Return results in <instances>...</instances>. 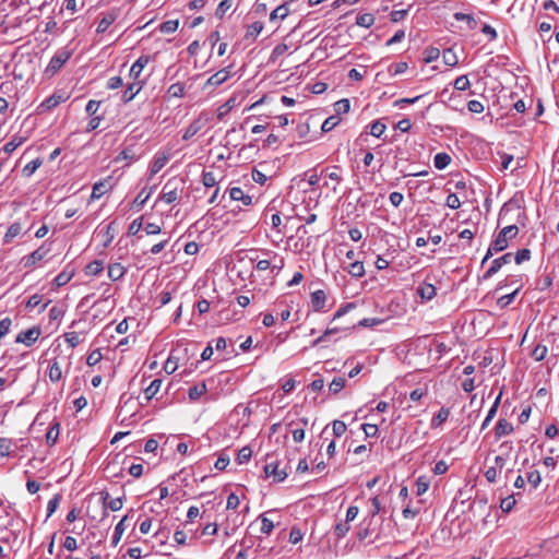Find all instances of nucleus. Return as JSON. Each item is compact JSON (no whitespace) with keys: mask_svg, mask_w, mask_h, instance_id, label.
Segmentation results:
<instances>
[{"mask_svg":"<svg viewBox=\"0 0 559 559\" xmlns=\"http://www.w3.org/2000/svg\"><path fill=\"white\" fill-rule=\"evenodd\" d=\"M518 234L519 227L516 225L503 227L489 245V248L481 261V265H484L493 255V253L506 250L509 246V240L515 238Z\"/></svg>","mask_w":559,"mask_h":559,"instance_id":"1","label":"nucleus"},{"mask_svg":"<svg viewBox=\"0 0 559 559\" xmlns=\"http://www.w3.org/2000/svg\"><path fill=\"white\" fill-rule=\"evenodd\" d=\"M183 185L185 183L181 179H169L163 187L159 200L164 201L167 204L176 202L177 200H179L183 191Z\"/></svg>","mask_w":559,"mask_h":559,"instance_id":"2","label":"nucleus"},{"mask_svg":"<svg viewBox=\"0 0 559 559\" xmlns=\"http://www.w3.org/2000/svg\"><path fill=\"white\" fill-rule=\"evenodd\" d=\"M72 52L67 48L59 49L50 59L45 72L49 75L56 74L71 58Z\"/></svg>","mask_w":559,"mask_h":559,"instance_id":"3","label":"nucleus"},{"mask_svg":"<svg viewBox=\"0 0 559 559\" xmlns=\"http://www.w3.org/2000/svg\"><path fill=\"white\" fill-rule=\"evenodd\" d=\"M242 250L239 249L230 255V260L227 262V274L231 281L236 278L243 280L242 277Z\"/></svg>","mask_w":559,"mask_h":559,"instance_id":"4","label":"nucleus"},{"mask_svg":"<svg viewBox=\"0 0 559 559\" xmlns=\"http://www.w3.org/2000/svg\"><path fill=\"white\" fill-rule=\"evenodd\" d=\"M243 102H245V92L235 93L218 108V118L222 119L224 116L229 114L231 110L240 107Z\"/></svg>","mask_w":559,"mask_h":559,"instance_id":"5","label":"nucleus"},{"mask_svg":"<svg viewBox=\"0 0 559 559\" xmlns=\"http://www.w3.org/2000/svg\"><path fill=\"white\" fill-rule=\"evenodd\" d=\"M195 483L197 478L189 471L182 469L173 477V483L169 485L176 489H182L193 487Z\"/></svg>","mask_w":559,"mask_h":559,"instance_id":"6","label":"nucleus"},{"mask_svg":"<svg viewBox=\"0 0 559 559\" xmlns=\"http://www.w3.org/2000/svg\"><path fill=\"white\" fill-rule=\"evenodd\" d=\"M49 252V249L40 246L38 249L33 251L31 254L22 258V264L25 269H32L36 266Z\"/></svg>","mask_w":559,"mask_h":559,"instance_id":"7","label":"nucleus"},{"mask_svg":"<svg viewBox=\"0 0 559 559\" xmlns=\"http://www.w3.org/2000/svg\"><path fill=\"white\" fill-rule=\"evenodd\" d=\"M207 120H209V118L205 115H200L185 130V132L182 134V139L185 141H188L191 138H193L197 133H199L206 126Z\"/></svg>","mask_w":559,"mask_h":559,"instance_id":"8","label":"nucleus"},{"mask_svg":"<svg viewBox=\"0 0 559 559\" xmlns=\"http://www.w3.org/2000/svg\"><path fill=\"white\" fill-rule=\"evenodd\" d=\"M41 330L39 326H33L26 331H22L16 335L15 342L32 346L40 336Z\"/></svg>","mask_w":559,"mask_h":559,"instance_id":"9","label":"nucleus"},{"mask_svg":"<svg viewBox=\"0 0 559 559\" xmlns=\"http://www.w3.org/2000/svg\"><path fill=\"white\" fill-rule=\"evenodd\" d=\"M513 259L512 252H507L503 255L495 259L490 267L485 272L484 280L492 277L504 264H509Z\"/></svg>","mask_w":559,"mask_h":559,"instance_id":"10","label":"nucleus"},{"mask_svg":"<svg viewBox=\"0 0 559 559\" xmlns=\"http://www.w3.org/2000/svg\"><path fill=\"white\" fill-rule=\"evenodd\" d=\"M265 478L273 477L274 483H280L287 477V473L284 468H280L277 463H269L264 465Z\"/></svg>","mask_w":559,"mask_h":559,"instance_id":"11","label":"nucleus"},{"mask_svg":"<svg viewBox=\"0 0 559 559\" xmlns=\"http://www.w3.org/2000/svg\"><path fill=\"white\" fill-rule=\"evenodd\" d=\"M270 261L267 259H261L258 261V263L254 265V270L257 273H264L265 276H261V284L266 285L271 284L273 281V271L270 267Z\"/></svg>","mask_w":559,"mask_h":559,"instance_id":"12","label":"nucleus"},{"mask_svg":"<svg viewBox=\"0 0 559 559\" xmlns=\"http://www.w3.org/2000/svg\"><path fill=\"white\" fill-rule=\"evenodd\" d=\"M110 177L107 179L99 180L93 185L91 201H95L100 199L105 193H107L112 186L109 182Z\"/></svg>","mask_w":559,"mask_h":559,"instance_id":"13","label":"nucleus"},{"mask_svg":"<svg viewBox=\"0 0 559 559\" xmlns=\"http://www.w3.org/2000/svg\"><path fill=\"white\" fill-rule=\"evenodd\" d=\"M143 82L139 80H133L132 83L128 84L127 88L124 90L122 94V100L123 103L131 102L142 90Z\"/></svg>","mask_w":559,"mask_h":559,"instance_id":"14","label":"nucleus"},{"mask_svg":"<svg viewBox=\"0 0 559 559\" xmlns=\"http://www.w3.org/2000/svg\"><path fill=\"white\" fill-rule=\"evenodd\" d=\"M150 61L151 57L147 55H142L141 57H139L130 69V78H132L133 80H139L141 72Z\"/></svg>","mask_w":559,"mask_h":559,"instance_id":"15","label":"nucleus"},{"mask_svg":"<svg viewBox=\"0 0 559 559\" xmlns=\"http://www.w3.org/2000/svg\"><path fill=\"white\" fill-rule=\"evenodd\" d=\"M417 294L423 300L429 301L436 296V287L433 284L424 281L417 287Z\"/></svg>","mask_w":559,"mask_h":559,"instance_id":"16","label":"nucleus"},{"mask_svg":"<svg viewBox=\"0 0 559 559\" xmlns=\"http://www.w3.org/2000/svg\"><path fill=\"white\" fill-rule=\"evenodd\" d=\"M103 506L105 509H110L111 511H119L123 506V498H110L108 491H105V495L102 497Z\"/></svg>","mask_w":559,"mask_h":559,"instance_id":"17","label":"nucleus"},{"mask_svg":"<svg viewBox=\"0 0 559 559\" xmlns=\"http://www.w3.org/2000/svg\"><path fill=\"white\" fill-rule=\"evenodd\" d=\"M513 431V426L504 418H500L495 427V437L500 439L503 436L510 435Z\"/></svg>","mask_w":559,"mask_h":559,"instance_id":"18","label":"nucleus"},{"mask_svg":"<svg viewBox=\"0 0 559 559\" xmlns=\"http://www.w3.org/2000/svg\"><path fill=\"white\" fill-rule=\"evenodd\" d=\"M326 301V294L322 289H318L311 294V305L314 311H321Z\"/></svg>","mask_w":559,"mask_h":559,"instance_id":"19","label":"nucleus"},{"mask_svg":"<svg viewBox=\"0 0 559 559\" xmlns=\"http://www.w3.org/2000/svg\"><path fill=\"white\" fill-rule=\"evenodd\" d=\"M168 159H169V156L166 155L165 153L156 154L151 164V168H150L151 175L153 176V175H156L158 171H160L162 168L168 162Z\"/></svg>","mask_w":559,"mask_h":559,"instance_id":"20","label":"nucleus"},{"mask_svg":"<svg viewBox=\"0 0 559 559\" xmlns=\"http://www.w3.org/2000/svg\"><path fill=\"white\" fill-rule=\"evenodd\" d=\"M255 526H259V532L261 534L269 535L272 532L274 524L267 518L260 515L254 520V527Z\"/></svg>","mask_w":559,"mask_h":559,"instance_id":"21","label":"nucleus"},{"mask_svg":"<svg viewBox=\"0 0 559 559\" xmlns=\"http://www.w3.org/2000/svg\"><path fill=\"white\" fill-rule=\"evenodd\" d=\"M22 231V225L21 223L19 222H15L13 224H11L7 230V233L4 234V237L2 239L3 243L4 245H9L12 242V240L19 236Z\"/></svg>","mask_w":559,"mask_h":559,"instance_id":"22","label":"nucleus"},{"mask_svg":"<svg viewBox=\"0 0 559 559\" xmlns=\"http://www.w3.org/2000/svg\"><path fill=\"white\" fill-rule=\"evenodd\" d=\"M218 176L219 174L213 169L211 170H203L202 173V183L206 188L215 187L218 183Z\"/></svg>","mask_w":559,"mask_h":559,"instance_id":"23","label":"nucleus"},{"mask_svg":"<svg viewBox=\"0 0 559 559\" xmlns=\"http://www.w3.org/2000/svg\"><path fill=\"white\" fill-rule=\"evenodd\" d=\"M64 102V98L61 95L53 94L47 97L40 105L39 108L41 110H51L57 107L59 104Z\"/></svg>","mask_w":559,"mask_h":559,"instance_id":"24","label":"nucleus"},{"mask_svg":"<svg viewBox=\"0 0 559 559\" xmlns=\"http://www.w3.org/2000/svg\"><path fill=\"white\" fill-rule=\"evenodd\" d=\"M103 270H104L103 261L94 260L85 266L84 272H85V275H87V276H97L103 272Z\"/></svg>","mask_w":559,"mask_h":559,"instance_id":"25","label":"nucleus"},{"mask_svg":"<svg viewBox=\"0 0 559 559\" xmlns=\"http://www.w3.org/2000/svg\"><path fill=\"white\" fill-rule=\"evenodd\" d=\"M139 158L133 146L123 148L116 157V162L128 160L129 163L134 162Z\"/></svg>","mask_w":559,"mask_h":559,"instance_id":"26","label":"nucleus"},{"mask_svg":"<svg viewBox=\"0 0 559 559\" xmlns=\"http://www.w3.org/2000/svg\"><path fill=\"white\" fill-rule=\"evenodd\" d=\"M450 409L447 407H441L437 415H435L431 419L430 426L431 428H438L449 418Z\"/></svg>","mask_w":559,"mask_h":559,"instance_id":"27","label":"nucleus"},{"mask_svg":"<svg viewBox=\"0 0 559 559\" xmlns=\"http://www.w3.org/2000/svg\"><path fill=\"white\" fill-rule=\"evenodd\" d=\"M206 384L204 382L198 383L191 386L188 391V396L191 401L199 400L202 395L206 393Z\"/></svg>","mask_w":559,"mask_h":559,"instance_id":"28","label":"nucleus"},{"mask_svg":"<svg viewBox=\"0 0 559 559\" xmlns=\"http://www.w3.org/2000/svg\"><path fill=\"white\" fill-rule=\"evenodd\" d=\"M124 273L126 269L120 263H112L108 266V276L111 281L120 280Z\"/></svg>","mask_w":559,"mask_h":559,"instance_id":"29","label":"nucleus"},{"mask_svg":"<svg viewBox=\"0 0 559 559\" xmlns=\"http://www.w3.org/2000/svg\"><path fill=\"white\" fill-rule=\"evenodd\" d=\"M162 382V379H155L150 383L147 388L144 389V396L147 402L151 401L157 394V392L160 389Z\"/></svg>","mask_w":559,"mask_h":559,"instance_id":"30","label":"nucleus"},{"mask_svg":"<svg viewBox=\"0 0 559 559\" xmlns=\"http://www.w3.org/2000/svg\"><path fill=\"white\" fill-rule=\"evenodd\" d=\"M420 500H417L416 503H413V498H411L409 502L403 509L404 518H415L420 512Z\"/></svg>","mask_w":559,"mask_h":559,"instance_id":"31","label":"nucleus"},{"mask_svg":"<svg viewBox=\"0 0 559 559\" xmlns=\"http://www.w3.org/2000/svg\"><path fill=\"white\" fill-rule=\"evenodd\" d=\"M48 377L51 382H58L62 378V370L57 360H53L48 368Z\"/></svg>","mask_w":559,"mask_h":559,"instance_id":"32","label":"nucleus"},{"mask_svg":"<svg viewBox=\"0 0 559 559\" xmlns=\"http://www.w3.org/2000/svg\"><path fill=\"white\" fill-rule=\"evenodd\" d=\"M73 275H74V271L73 270H71V271L63 270L61 273H59L55 277L53 284L57 287L64 286L66 284H68L72 280Z\"/></svg>","mask_w":559,"mask_h":559,"instance_id":"33","label":"nucleus"},{"mask_svg":"<svg viewBox=\"0 0 559 559\" xmlns=\"http://www.w3.org/2000/svg\"><path fill=\"white\" fill-rule=\"evenodd\" d=\"M289 13L288 7L284 3L274 9L270 14V22L274 23L276 20H284Z\"/></svg>","mask_w":559,"mask_h":559,"instance_id":"34","label":"nucleus"},{"mask_svg":"<svg viewBox=\"0 0 559 559\" xmlns=\"http://www.w3.org/2000/svg\"><path fill=\"white\" fill-rule=\"evenodd\" d=\"M116 15L114 13H106L97 25V33H105L108 27L115 22Z\"/></svg>","mask_w":559,"mask_h":559,"instance_id":"35","label":"nucleus"},{"mask_svg":"<svg viewBox=\"0 0 559 559\" xmlns=\"http://www.w3.org/2000/svg\"><path fill=\"white\" fill-rule=\"evenodd\" d=\"M127 519H128V516H123L116 525L115 532L112 535V539H111L112 546H116L120 542L121 536L123 535V532L126 531L124 523H126Z\"/></svg>","mask_w":559,"mask_h":559,"instance_id":"36","label":"nucleus"},{"mask_svg":"<svg viewBox=\"0 0 559 559\" xmlns=\"http://www.w3.org/2000/svg\"><path fill=\"white\" fill-rule=\"evenodd\" d=\"M451 163V156L447 153H438L433 158L435 167L439 170L444 169Z\"/></svg>","mask_w":559,"mask_h":559,"instance_id":"37","label":"nucleus"},{"mask_svg":"<svg viewBox=\"0 0 559 559\" xmlns=\"http://www.w3.org/2000/svg\"><path fill=\"white\" fill-rule=\"evenodd\" d=\"M453 17L456 21H465V23L467 24L469 29H475L478 25V22L476 21V19L471 14H466L463 12H456V13H454Z\"/></svg>","mask_w":559,"mask_h":559,"instance_id":"38","label":"nucleus"},{"mask_svg":"<svg viewBox=\"0 0 559 559\" xmlns=\"http://www.w3.org/2000/svg\"><path fill=\"white\" fill-rule=\"evenodd\" d=\"M43 164L40 158H35L27 163L22 169V175L24 177H31Z\"/></svg>","mask_w":559,"mask_h":559,"instance_id":"39","label":"nucleus"},{"mask_svg":"<svg viewBox=\"0 0 559 559\" xmlns=\"http://www.w3.org/2000/svg\"><path fill=\"white\" fill-rule=\"evenodd\" d=\"M374 16L371 13H362L356 17V24L361 27L369 28L374 23Z\"/></svg>","mask_w":559,"mask_h":559,"instance_id":"40","label":"nucleus"},{"mask_svg":"<svg viewBox=\"0 0 559 559\" xmlns=\"http://www.w3.org/2000/svg\"><path fill=\"white\" fill-rule=\"evenodd\" d=\"M348 273L353 276V277H362L365 275V267H364V263L360 262V261H354L353 263L349 264L348 266Z\"/></svg>","mask_w":559,"mask_h":559,"instance_id":"41","label":"nucleus"},{"mask_svg":"<svg viewBox=\"0 0 559 559\" xmlns=\"http://www.w3.org/2000/svg\"><path fill=\"white\" fill-rule=\"evenodd\" d=\"M59 428H60V424L58 421H56L48 429V431L46 433V441L48 444L52 445L57 442V439L59 437Z\"/></svg>","mask_w":559,"mask_h":559,"instance_id":"42","label":"nucleus"},{"mask_svg":"<svg viewBox=\"0 0 559 559\" xmlns=\"http://www.w3.org/2000/svg\"><path fill=\"white\" fill-rule=\"evenodd\" d=\"M14 445L12 439L9 438H0V459L9 456L12 452V447Z\"/></svg>","mask_w":559,"mask_h":559,"instance_id":"43","label":"nucleus"},{"mask_svg":"<svg viewBox=\"0 0 559 559\" xmlns=\"http://www.w3.org/2000/svg\"><path fill=\"white\" fill-rule=\"evenodd\" d=\"M346 384V379L342 377H336L332 380V382L329 385V392L332 394H337L341 392Z\"/></svg>","mask_w":559,"mask_h":559,"instance_id":"44","label":"nucleus"},{"mask_svg":"<svg viewBox=\"0 0 559 559\" xmlns=\"http://www.w3.org/2000/svg\"><path fill=\"white\" fill-rule=\"evenodd\" d=\"M520 288H516L513 293L511 294H507L504 296H501L500 298H498L497 300V306L500 308V309H504L507 308L515 298V296L519 294L520 292Z\"/></svg>","mask_w":559,"mask_h":559,"instance_id":"45","label":"nucleus"},{"mask_svg":"<svg viewBox=\"0 0 559 559\" xmlns=\"http://www.w3.org/2000/svg\"><path fill=\"white\" fill-rule=\"evenodd\" d=\"M25 141L22 136H14L8 143L4 144L3 151L8 154L13 153L20 145Z\"/></svg>","mask_w":559,"mask_h":559,"instance_id":"46","label":"nucleus"},{"mask_svg":"<svg viewBox=\"0 0 559 559\" xmlns=\"http://www.w3.org/2000/svg\"><path fill=\"white\" fill-rule=\"evenodd\" d=\"M552 282H554V274L548 273L544 277H542L537 281L536 288L542 292L547 290L551 287Z\"/></svg>","mask_w":559,"mask_h":559,"instance_id":"47","label":"nucleus"},{"mask_svg":"<svg viewBox=\"0 0 559 559\" xmlns=\"http://www.w3.org/2000/svg\"><path fill=\"white\" fill-rule=\"evenodd\" d=\"M443 62L449 67H455L459 62L455 52L451 49H444L442 52Z\"/></svg>","mask_w":559,"mask_h":559,"instance_id":"48","label":"nucleus"},{"mask_svg":"<svg viewBox=\"0 0 559 559\" xmlns=\"http://www.w3.org/2000/svg\"><path fill=\"white\" fill-rule=\"evenodd\" d=\"M179 21L178 20H168L163 22L159 25V31L165 34L174 33L178 29Z\"/></svg>","mask_w":559,"mask_h":559,"instance_id":"49","label":"nucleus"},{"mask_svg":"<svg viewBox=\"0 0 559 559\" xmlns=\"http://www.w3.org/2000/svg\"><path fill=\"white\" fill-rule=\"evenodd\" d=\"M349 109L350 103L347 98L340 99L334 104V111L336 112L335 116L340 117V115L347 114Z\"/></svg>","mask_w":559,"mask_h":559,"instance_id":"50","label":"nucleus"},{"mask_svg":"<svg viewBox=\"0 0 559 559\" xmlns=\"http://www.w3.org/2000/svg\"><path fill=\"white\" fill-rule=\"evenodd\" d=\"M341 122V118L338 116H330L322 123L321 130L322 132H330Z\"/></svg>","mask_w":559,"mask_h":559,"instance_id":"51","label":"nucleus"},{"mask_svg":"<svg viewBox=\"0 0 559 559\" xmlns=\"http://www.w3.org/2000/svg\"><path fill=\"white\" fill-rule=\"evenodd\" d=\"M152 194V190L150 191H146L145 188H143L139 194L136 195V198L134 199L133 201V204L136 209H141L145 203L146 201L148 200V198L151 197Z\"/></svg>","mask_w":559,"mask_h":559,"instance_id":"52","label":"nucleus"},{"mask_svg":"<svg viewBox=\"0 0 559 559\" xmlns=\"http://www.w3.org/2000/svg\"><path fill=\"white\" fill-rule=\"evenodd\" d=\"M234 3L235 0H223L216 9L215 15L218 19H223L225 13L234 5Z\"/></svg>","mask_w":559,"mask_h":559,"instance_id":"53","label":"nucleus"},{"mask_svg":"<svg viewBox=\"0 0 559 559\" xmlns=\"http://www.w3.org/2000/svg\"><path fill=\"white\" fill-rule=\"evenodd\" d=\"M440 56V50L436 47H428L424 51V60L426 63H430L437 60Z\"/></svg>","mask_w":559,"mask_h":559,"instance_id":"54","label":"nucleus"},{"mask_svg":"<svg viewBox=\"0 0 559 559\" xmlns=\"http://www.w3.org/2000/svg\"><path fill=\"white\" fill-rule=\"evenodd\" d=\"M385 129L386 127L384 123L380 120H376L370 124V134L376 138H380L384 133Z\"/></svg>","mask_w":559,"mask_h":559,"instance_id":"55","label":"nucleus"},{"mask_svg":"<svg viewBox=\"0 0 559 559\" xmlns=\"http://www.w3.org/2000/svg\"><path fill=\"white\" fill-rule=\"evenodd\" d=\"M245 200V192L241 188L234 187L229 189V203H235L237 201H243Z\"/></svg>","mask_w":559,"mask_h":559,"instance_id":"56","label":"nucleus"},{"mask_svg":"<svg viewBox=\"0 0 559 559\" xmlns=\"http://www.w3.org/2000/svg\"><path fill=\"white\" fill-rule=\"evenodd\" d=\"M60 500H61V495L57 493L48 501L47 518H50L56 512V510L59 507Z\"/></svg>","mask_w":559,"mask_h":559,"instance_id":"57","label":"nucleus"},{"mask_svg":"<svg viewBox=\"0 0 559 559\" xmlns=\"http://www.w3.org/2000/svg\"><path fill=\"white\" fill-rule=\"evenodd\" d=\"M453 86L457 91H466L469 88L471 83L467 75H460L455 79Z\"/></svg>","mask_w":559,"mask_h":559,"instance_id":"58","label":"nucleus"},{"mask_svg":"<svg viewBox=\"0 0 559 559\" xmlns=\"http://www.w3.org/2000/svg\"><path fill=\"white\" fill-rule=\"evenodd\" d=\"M227 79V72L225 70H221L213 74L207 83L210 85H219L223 82H225Z\"/></svg>","mask_w":559,"mask_h":559,"instance_id":"59","label":"nucleus"},{"mask_svg":"<svg viewBox=\"0 0 559 559\" xmlns=\"http://www.w3.org/2000/svg\"><path fill=\"white\" fill-rule=\"evenodd\" d=\"M531 259V250L530 249H521L515 254H513V259L516 264H521Z\"/></svg>","mask_w":559,"mask_h":559,"instance_id":"60","label":"nucleus"},{"mask_svg":"<svg viewBox=\"0 0 559 559\" xmlns=\"http://www.w3.org/2000/svg\"><path fill=\"white\" fill-rule=\"evenodd\" d=\"M63 336L71 348L76 347L82 342L80 335L76 332H67Z\"/></svg>","mask_w":559,"mask_h":559,"instance_id":"61","label":"nucleus"},{"mask_svg":"<svg viewBox=\"0 0 559 559\" xmlns=\"http://www.w3.org/2000/svg\"><path fill=\"white\" fill-rule=\"evenodd\" d=\"M516 503V500L514 498V495H510L503 499H501L500 508L503 512H510L514 504Z\"/></svg>","mask_w":559,"mask_h":559,"instance_id":"62","label":"nucleus"},{"mask_svg":"<svg viewBox=\"0 0 559 559\" xmlns=\"http://www.w3.org/2000/svg\"><path fill=\"white\" fill-rule=\"evenodd\" d=\"M114 224H115L114 222L109 223L107 225L106 229H105V233H104V237H105L104 248L109 247V245L111 243V241L115 238Z\"/></svg>","mask_w":559,"mask_h":559,"instance_id":"63","label":"nucleus"},{"mask_svg":"<svg viewBox=\"0 0 559 559\" xmlns=\"http://www.w3.org/2000/svg\"><path fill=\"white\" fill-rule=\"evenodd\" d=\"M168 94L173 97H182L185 95V86L181 83L171 84Z\"/></svg>","mask_w":559,"mask_h":559,"instance_id":"64","label":"nucleus"}]
</instances>
